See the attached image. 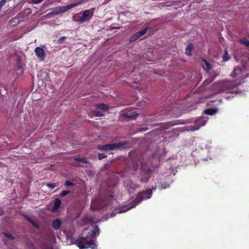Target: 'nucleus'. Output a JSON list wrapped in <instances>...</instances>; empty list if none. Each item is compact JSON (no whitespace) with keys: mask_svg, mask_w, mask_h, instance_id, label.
Masks as SVG:
<instances>
[{"mask_svg":"<svg viewBox=\"0 0 249 249\" xmlns=\"http://www.w3.org/2000/svg\"><path fill=\"white\" fill-rule=\"evenodd\" d=\"M75 244L79 249H86L90 248L97 249V245L94 242L92 235H87L86 236H79L75 241Z\"/></svg>","mask_w":249,"mask_h":249,"instance_id":"1","label":"nucleus"},{"mask_svg":"<svg viewBox=\"0 0 249 249\" xmlns=\"http://www.w3.org/2000/svg\"><path fill=\"white\" fill-rule=\"evenodd\" d=\"M175 114L173 112V110H169L168 109H162L160 111L153 115H150L147 120L154 121L155 120L158 121L165 118L169 115Z\"/></svg>","mask_w":249,"mask_h":249,"instance_id":"2","label":"nucleus"},{"mask_svg":"<svg viewBox=\"0 0 249 249\" xmlns=\"http://www.w3.org/2000/svg\"><path fill=\"white\" fill-rule=\"evenodd\" d=\"M126 144V142H120L104 145H98L97 147V148L100 150L108 151L122 147L124 146Z\"/></svg>","mask_w":249,"mask_h":249,"instance_id":"3","label":"nucleus"},{"mask_svg":"<svg viewBox=\"0 0 249 249\" xmlns=\"http://www.w3.org/2000/svg\"><path fill=\"white\" fill-rule=\"evenodd\" d=\"M140 114L139 111H136L134 109H130L125 110L122 115L125 121H128L136 119L138 115Z\"/></svg>","mask_w":249,"mask_h":249,"instance_id":"4","label":"nucleus"},{"mask_svg":"<svg viewBox=\"0 0 249 249\" xmlns=\"http://www.w3.org/2000/svg\"><path fill=\"white\" fill-rule=\"evenodd\" d=\"M152 195V192L151 189L141 192L138 194L134 201L138 204L141 202L142 200L150 198Z\"/></svg>","mask_w":249,"mask_h":249,"instance_id":"5","label":"nucleus"},{"mask_svg":"<svg viewBox=\"0 0 249 249\" xmlns=\"http://www.w3.org/2000/svg\"><path fill=\"white\" fill-rule=\"evenodd\" d=\"M81 3H82V2H75L73 3H71L66 6L58 7L59 13L60 14V13H62L67 12L70 9H71L75 6H76Z\"/></svg>","mask_w":249,"mask_h":249,"instance_id":"6","label":"nucleus"},{"mask_svg":"<svg viewBox=\"0 0 249 249\" xmlns=\"http://www.w3.org/2000/svg\"><path fill=\"white\" fill-rule=\"evenodd\" d=\"M113 196L112 193L109 192L106 194L103 199V201L105 206L109 205L113 201Z\"/></svg>","mask_w":249,"mask_h":249,"instance_id":"7","label":"nucleus"},{"mask_svg":"<svg viewBox=\"0 0 249 249\" xmlns=\"http://www.w3.org/2000/svg\"><path fill=\"white\" fill-rule=\"evenodd\" d=\"M35 53L37 56L41 60H44L45 57V53L44 50L39 47H37L35 49Z\"/></svg>","mask_w":249,"mask_h":249,"instance_id":"8","label":"nucleus"},{"mask_svg":"<svg viewBox=\"0 0 249 249\" xmlns=\"http://www.w3.org/2000/svg\"><path fill=\"white\" fill-rule=\"evenodd\" d=\"M147 28L143 29L142 31H140L139 32H138L136 33L134 36L132 37H131L130 39V41H134L135 40L138 39L139 38L141 37L142 36H143L147 32Z\"/></svg>","mask_w":249,"mask_h":249,"instance_id":"9","label":"nucleus"},{"mask_svg":"<svg viewBox=\"0 0 249 249\" xmlns=\"http://www.w3.org/2000/svg\"><path fill=\"white\" fill-rule=\"evenodd\" d=\"M74 161H77L78 162H74L73 164L75 166H82V165L81 163H88V161L85 158H75L74 159Z\"/></svg>","mask_w":249,"mask_h":249,"instance_id":"10","label":"nucleus"},{"mask_svg":"<svg viewBox=\"0 0 249 249\" xmlns=\"http://www.w3.org/2000/svg\"><path fill=\"white\" fill-rule=\"evenodd\" d=\"M61 204V201L60 199L57 198L54 199V203L53 206L52 208V212L55 213L56 212L58 209L59 208L60 205Z\"/></svg>","mask_w":249,"mask_h":249,"instance_id":"11","label":"nucleus"},{"mask_svg":"<svg viewBox=\"0 0 249 249\" xmlns=\"http://www.w3.org/2000/svg\"><path fill=\"white\" fill-rule=\"evenodd\" d=\"M62 224V221L59 218H56L53 221L52 227L54 230H58L60 228Z\"/></svg>","mask_w":249,"mask_h":249,"instance_id":"12","label":"nucleus"},{"mask_svg":"<svg viewBox=\"0 0 249 249\" xmlns=\"http://www.w3.org/2000/svg\"><path fill=\"white\" fill-rule=\"evenodd\" d=\"M22 215L36 229L39 228V225L35 221L31 219L30 217L28 216L26 214H22Z\"/></svg>","mask_w":249,"mask_h":249,"instance_id":"13","label":"nucleus"},{"mask_svg":"<svg viewBox=\"0 0 249 249\" xmlns=\"http://www.w3.org/2000/svg\"><path fill=\"white\" fill-rule=\"evenodd\" d=\"M99 229L97 225L94 228V230L92 231L91 233L89 234V235H92V237L94 238V242H95L96 240V236L99 235Z\"/></svg>","mask_w":249,"mask_h":249,"instance_id":"14","label":"nucleus"},{"mask_svg":"<svg viewBox=\"0 0 249 249\" xmlns=\"http://www.w3.org/2000/svg\"><path fill=\"white\" fill-rule=\"evenodd\" d=\"M90 117H100L104 115L103 112L101 110H92L89 114Z\"/></svg>","mask_w":249,"mask_h":249,"instance_id":"15","label":"nucleus"},{"mask_svg":"<svg viewBox=\"0 0 249 249\" xmlns=\"http://www.w3.org/2000/svg\"><path fill=\"white\" fill-rule=\"evenodd\" d=\"M95 107L96 109H99L101 110V111H107L108 109V107L104 103H100L98 104H96L95 105Z\"/></svg>","mask_w":249,"mask_h":249,"instance_id":"16","label":"nucleus"},{"mask_svg":"<svg viewBox=\"0 0 249 249\" xmlns=\"http://www.w3.org/2000/svg\"><path fill=\"white\" fill-rule=\"evenodd\" d=\"M194 48V45L193 43H190L188 45L187 47L185 49V53L188 56H190L192 54V51Z\"/></svg>","mask_w":249,"mask_h":249,"instance_id":"17","label":"nucleus"},{"mask_svg":"<svg viewBox=\"0 0 249 249\" xmlns=\"http://www.w3.org/2000/svg\"><path fill=\"white\" fill-rule=\"evenodd\" d=\"M94 220V218L93 217L89 215L85 216L83 218V222L86 224L93 222Z\"/></svg>","mask_w":249,"mask_h":249,"instance_id":"18","label":"nucleus"},{"mask_svg":"<svg viewBox=\"0 0 249 249\" xmlns=\"http://www.w3.org/2000/svg\"><path fill=\"white\" fill-rule=\"evenodd\" d=\"M217 112V109L213 108H209L205 109L204 111L205 114L213 115L216 113Z\"/></svg>","mask_w":249,"mask_h":249,"instance_id":"19","label":"nucleus"},{"mask_svg":"<svg viewBox=\"0 0 249 249\" xmlns=\"http://www.w3.org/2000/svg\"><path fill=\"white\" fill-rule=\"evenodd\" d=\"M183 123L179 122L178 121H170L168 122H163L160 123H157L154 124H182Z\"/></svg>","mask_w":249,"mask_h":249,"instance_id":"20","label":"nucleus"},{"mask_svg":"<svg viewBox=\"0 0 249 249\" xmlns=\"http://www.w3.org/2000/svg\"><path fill=\"white\" fill-rule=\"evenodd\" d=\"M195 124H206L207 120L204 118H200L196 120L195 122Z\"/></svg>","mask_w":249,"mask_h":249,"instance_id":"21","label":"nucleus"},{"mask_svg":"<svg viewBox=\"0 0 249 249\" xmlns=\"http://www.w3.org/2000/svg\"><path fill=\"white\" fill-rule=\"evenodd\" d=\"M169 186H170L169 184L166 182H160L159 184V188L160 190H162V189H166V188L169 187Z\"/></svg>","mask_w":249,"mask_h":249,"instance_id":"22","label":"nucleus"},{"mask_svg":"<svg viewBox=\"0 0 249 249\" xmlns=\"http://www.w3.org/2000/svg\"><path fill=\"white\" fill-rule=\"evenodd\" d=\"M240 42L242 44H244L247 47H249V40H248L246 38H243L240 39Z\"/></svg>","mask_w":249,"mask_h":249,"instance_id":"23","label":"nucleus"},{"mask_svg":"<svg viewBox=\"0 0 249 249\" xmlns=\"http://www.w3.org/2000/svg\"><path fill=\"white\" fill-rule=\"evenodd\" d=\"M241 70L238 67H235L231 75L232 77H235L238 75V73Z\"/></svg>","mask_w":249,"mask_h":249,"instance_id":"24","label":"nucleus"},{"mask_svg":"<svg viewBox=\"0 0 249 249\" xmlns=\"http://www.w3.org/2000/svg\"><path fill=\"white\" fill-rule=\"evenodd\" d=\"M149 174H146L144 176L142 177L140 179L141 181L142 182H146L149 179Z\"/></svg>","mask_w":249,"mask_h":249,"instance_id":"25","label":"nucleus"},{"mask_svg":"<svg viewBox=\"0 0 249 249\" xmlns=\"http://www.w3.org/2000/svg\"><path fill=\"white\" fill-rule=\"evenodd\" d=\"M230 57L229 55L228 54L227 50H226L224 51V55L223 56L222 60L224 61H227L229 60L230 59Z\"/></svg>","mask_w":249,"mask_h":249,"instance_id":"26","label":"nucleus"},{"mask_svg":"<svg viewBox=\"0 0 249 249\" xmlns=\"http://www.w3.org/2000/svg\"><path fill=\"white\" fill-rule=\"evenodd\" d=\"M90 15V11L89 10H86L83 11L82 16L85 19H87V18L89 17Z\"/></svg>","mask_w":249,"mask_h":249,"instance_id":"27","label":"nucleus"},{"mask_svg":"<svg viewBox=\"0 0 249 249\" xmlns=\"http://www.w3.org/2000/svg\"><path fill=\"white\" fill-rule=\"evenodd\" d=\"M4 235L5 237H6L12 240L15 239V237L14 236H13L12 234L9 233L5 232V233H4Z\"/></svg>","mask_w":249,"mask_h":249,"instance_id":"28","label":"nucleus"},{"mask_svg":"<svg viewBox=\"0 0 249 249\" xmlns=\"http://www.w3.org/2000/svg\"><path fill=\"white\" fill-rule=\"evenodd\" d=\"M60 14L59 12V9L58 7L55 8L53 10L51 13H49L50 15H56Z\"/></svg>","mask_w":249,"mask_h":249,"instance_id":"29","label":"nucleus"},{"mask_svg":"<svg viewBox=\"0 0 249 249\" xmlns=\"http://www.w3.org/2000/svg\"><path fill=\"white\" fill-rule=\"evenodd\" d=\"M46 186L48 187H49V188L53 189L54 188H55L57 185H56V184H55L54 183H49L46 184Z\"/></svg>","mask_w":249,"mask_h":249,"instance_id":"30","label":"nucleus"},{"mask_svg":"<svg viewBox=\"0 0 249 249\" xmlns=\"http://www.w3.org/2000/svg\"><path fill=\"white\" fill-rule=\"evenodd\" d=\"M107 157V156L103 153H99L98 154V158L99 160H101Z\"/></svg>","mask_w":249,"mask_h":249,"instance_id":"31","label":"nucleus"},{"mask_svg":"<svg viewBox=\"0 0 249 249\" xmlns=\"http://www.w3.org/2000/svg\"><path fill=\"white\" fill-rule=\"evenodd\" d=\"M70 193V191H62V192H61V193H60V196L61 197H64V196H65L66 195H67L68 194H69Z\"/></svg>","mask_w":249,"mask_h":249,"instance_id":"32","label":"nucleus"},{"mask_svg":"<svg viewBox=\"0 0 249 249\" xmlns=\"http://www.w3.org/2000/svg\"><path fill=\"white\" fill-rule=\"evenodd\" d=\"M203 61L205 62V64L207 67V69L209 70H211L212 67L210 64L205 59H203Z\"/></svg>","mask_w":249,"mask_h":249,"instance_id":"33","label":"nucleus"},{"mask_svg":"<svg viewBox=\"0 0 249 249\" xmlns=\"http://www.w3.org/2000/svg\"><path fill=\"white\" fill-rule=\"evenodd\" d=\"M89 19H85L82 16L79 17V18L77 19L78 21H79L81 23H83L84 21H86L87 20H89Z\"/></svg>","mask_w":249,"mask_h":249,"instance_id":"34","label":"nucleus"},{"mask_svg":"<svg viewBox=\"0 0 249 249\" xmlns=\"http://www.w3.org/2000/svg\"><path fill=\"white\" fill-rule=\"evenodd\" d=\"M73 183L69 180H67L65 182V185L66 186H72Z\"/></svg>","mask_w":249,"mask_h":249,"instance_id":"35","label":"nucleus"},{"mask_svg":"<svg viewBox=\"0 0 249 249\" xmlns=\"http://www.w3.org/2000/svg\"><path fill=\"white\" fill-rule=\"evenodd\" d=\"M138 186L136 185L135 183L130 182V188L134 189L135 188H138Z\"/></svg>","mask_w":249,"mask_h":249,"instance_id":"36","label":"nucleus"},{"mask_svg":"<svg viewBox=\"0 0 249 249\" xmlns=\"http://www.w3.org/2000/svg\"><path fill=\"white\" fill-rule=\"evenodd\" d=\"M66 39V37L63 36V37H60L58 40V41L59 43H62V42H63Z\"/></svg>","mask_w":249,"mask_h":249,"instance_id":"37","label":"nucleus"},{"mask_svg":"<svg viewBox=\"0 0 249 249\" xmlns=\"http://www.w3.org/2000/svg\"><path fill=\"white\" fill-rule=\"evenodd\" d=\"M22 15V13H19L18 15H17L15 17H14L13 18H12V22H15V20L17 19H18V18H19L21 15Z\"/></svg>","mask_w":249,"mask_h":249,"instance_id":"38","label":"nucleus"},{"mask_svg":"<svg viewBox=\"0 0 249 249\" xmlns=\"http://www.w3.org/2000/svg\"><path fill=\"white\" fill-rule=\"evenodd\" d=\"M43 0H32V2L34 4H38L41 2Z\"/></svg>","mask_w":249,"mask_h":249,"instance_id":"39","label":"nucleus"},{"mask_svg":"<svg viewBox=\"0 0 249 249\" xmlns=\"http://www.w3.org/2000/svg\"><path fill=\"white\" fill-rule=\"evenodd\" d=\"M200 125H194L193 126V128H191L190 129V130H191V131H194L195 130H197V129H198L199 128V126Z\"/></svg>","mask_w":249,"mask_h":249,"instance_id":"40","label":"nucleus"},{"mask_svg":"<svg viewBox=\"0 0 249 249\" xmlns=\"http://www.w3.org/2000/svg\"><path fill=\"white\" fill-rule=\"evenodd\" d=\"M4 213V211L3 209L0 207V216L2 215Z\"/></svg>","mask_w":249,"mask_h":249,"instance_id":"41","label":"nucleus"},{"mask_svg":"<svg viewBox=\"0 0 249 249\" xmlns=\"http://www.w3.org/2000/svg\"><path fill=\"white\" fill-rule=\"evenodd\" d=\"M148 129V128L147 127H142V128H141L140 129V131H145L146 130H147Z\"/></svg>","mask_w":249,"mask_h":249,"instance_id":"42","label":"nucleus"},{"mask_svg":"<svg viewBox=\"0 0 249 249\" xmlns=\"http://www.w3.org/2000/svg\"><path fill=\"white\" fill-rule=\"evenodd\" d=\"M17 67L18 69H20L21 67V64L20 63H18Z\"/></svg>","mask_w":249,"mask_h":249,"instance_id":"43","label":"nucleus"},{"mask_svg":"<svg viewBox=\"0 0 249 249\" xmlns=\"http://www.w3.org/2000/svg\"><path fill=\"white\" fill-rule=\"evenodd\" d=\"M116 28H115V27H111V28H110V30H112L116 29Z\"/></svg>","mask_w":249,"mask_h":249,"instance_id":"44","label":"nucleus"},{"mask_svg":"<svg viewBox=\"0 0 249 249\" xmlns=\"http://www.w3.org/2000/svg\"><path fill=\"white\" fill-rule=\"evenodd\" d=\"M164 128H165V129H167V128H168V127H165Z\"/></svg>","mask_w":249,"mask_h":249,"instance_id":"45","label":"nucleus"},{"mask_svg":"<svg viewBox=\"0 0 249 249\" xmlns=\"http://www.w3.org/2000/svg\"><path fill=\"white\" fill-rule=\"evenodd\" d=\"M137 167H138V165H137ZM137 167H136V168H135V170H137Z\"/></svg>","mask_w":249,"mask_h":249,"instance_id":"46","label":"nucleus"},{"mask_svg":"<svg viewBox=\"0 0 249 249\" xmlns=\"http://www.w3.org/2000/svg\"><path fill=\"white\" fill-rule=\"evenodd\" d=\"M153 189L156 190V188H153Z\"/></svg>","mask_w":249,"mask_h":249,"instance_id":"47","label":"nucleus"}]
</instances>
